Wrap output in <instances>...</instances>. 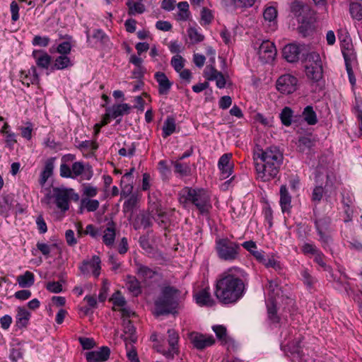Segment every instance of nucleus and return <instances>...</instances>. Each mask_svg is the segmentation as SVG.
Masks as SVG:
<instances>
[{
  "instance_id": "58836bf2",
  "label": "nucleus",
  "mask_w": 362,
  "mask_h": 362,
  "mask_svg": "<svg viewBox=\"0 0 362 362\" xmlns=\"http://www.w3.org/2000/svg\"><path fill=\"white\" fill-rule=\"evenodd\" d=\"M176 129V124L175 121L173 117H168L164 122L163 128H162V135L163 138H167L168 136L173 134Z\"/></svg>"
},
{
  "instance_id": "603ef678",
  "label": "nucleus",
  "mask_w": 362,
  "mask_h": 362,
  "mask_svg": "<svg viewBox=\"0 0 362 362\" xmlns=\"http://www.w3.org/2000/svg\"><path fill=\"white\" fill-rule=\"evenodd\" d=\"M175 173H178L181 176H187L190 174L191 168L187 163H182L179 161L173 163Z\"/></svg>"
},
{
  "instance_id": "72a5a7b5",
  "label": "nucleus",
  "mask_w": 362,
  "mask_h": 362,
  "mask_svg": "<svg viewBox=\"0 0 362 362\" xmlns=\"http://www.w3.org/2000/svg\"><path fill=\"white\" fill-rule=\"evenodd\" d=\"M73 66L72 61L66 54L59 55L53 63L52 69L57 70H62Z\"/></svg>"
},
{
  "instance_id": "052dcab7",
  "label": "nucleus",
  "mask_w": 362,
  "mask_h": 362,
  "mask_svg": "<svg viewBox=\"0 0 362 362\" xmlns=\"http://www.w3.org/2000/svg\"><path fill=\"white\" fill-rule=\"evenodd\" d=\"M21 130V136L27 140H30L32 138V132L33 129V124L28 122L25 123V127H19Z\"/></svg>"
},
{
  "instance_id": "a18cd8bd",
  "label": "nucleus",
  "mask_w": 362,
  "mask_h": 362,
  "mask_svg": "<svg viewBox=\"0 0 362 362\" xmlns=\"http://www.w3.org/2000/svg\"><path fill=\"white\" fill-rule=\"evenodd\" d=\"M22 81L23 83L27 84V86H29L30 83L34 84L39 83L40 77L35 66H32L29 69L28 74L25 75V77L22 78Z\"/></svg>"
},
{
  "instance_id": "39448f33",
  "label": "nucleus",
  "mask_w": 362,
  "mask_h": 362,
  "mask_svg": "<svg viewBox=\"0 0 362 362\" xmlns=\"http://www.w3.org/2000/svg\"><path fill=\"white\" fill-rule=\"evenodd\" d=\"M304 67L305 76L310 81L317 82L322 78V63L318 53L310 52L305 58Z\"/></svg>"
},
{
  "instance_id": "ea45409f",
  "label": "nucleus",
  "mask_w": 362,
  "mask_h": 362,
  "mask_svg": "<svg viewBox=\"0 0 362 362\" xmlns=\"http://www.w3.org/2000/svg\"><path fill=\"white\" fill-rule=\"evenodd\" d=\"M100 206V203L97 199H91L89 198H82L81 200V209H86L88 212L96 211Z\"/></svg>"
},
{
  "instance_id": "a878e982",
  "label": "nucleus",
  "mask_w": 362,
  "mask_h": 362,
  "mask_svg": "<svg viewBox=\"0 0 362 362\" xmlns=\"http://www.w3.org/2000/svg\"><path fill=\"white\" fill-rule=\"evenodd\" d=\"M280 206L283 213H289L291 209V197L285 185L280 188Z\"/></svg>"
},
{
  "instance_id": "4d7b16f0",
  "label": "nucleus",
  "mask_w": 362,
  "mask_h": 362,
  "mask_svg": "<svg viewBox=\"0 0 362 362\" xmlns=\"http://www.w3.org/2000/svg\"><path fill=\"white\" fill-rule=\"evenodd\" d=\"M213 18L214 16L211 11L206 8H203L201 11V24L209 25L211 23Z\"/></svg>"
},
{
  "instance_id": "f8f14e48",
  "label": "nucleus",
  "mask_w": 362,
  "mask_h": 362,
  "mask_svg": "<svg viewBox=\"0 0 362 362\" xmlns=\"http://www.w3.org/2000/svg\"><path fill=\"white\" fill-rule=\"evenodd\" d=\"M297 86L298 79L291 74L282 75L276 81L277 90L284 94L293 93L297 89Z\"/></svg>"
},
{
  "instance_id": "09e8293b",
  "label": "nucleus",
  "mask_w": 362,
  "mask_h": 362,
  "mask_svg": "<svg viewBox=\"0 0 362 362\" xmlns=\"http://www.w3.org/2000/svg\"><path fill=\"white\" fill-rule=\"evenodd\" d=\"M30 313L25 308H18L16 315L17 322L21 326H25L30 319Z\"/></svg>"
},
{
  "instance_id": "b1692460",
  "label": "nucleus",
  "mask_w": 362,
  "mask_h": 362,
  "mask_svg": "<svg viewBox=\"0 0 362 362\" xmlns=\"http://www.w3.org/2000/svg\"><path fill=\"white\" fill-rule=\"evenodd\" d=\"M155 78L158 84L159 94L167 95L173 85L167 76L163 72H156L155 74Z\"/></svg>"
},
{
  "instance_id": "1a4fd4ad",
  "label": "nucleus",
  "mask_w": 362,
  "mask_h": 362,
  "mask_svg": "<svg viewBox=\"0 0 362 362\" xmlns=\"http://www.w3.org/2000/svg\"><path fill=\"white\" fill-rule=\"evenodd\" d=\"M216 249L218 256L226 261H233L238 257L239 244L230 241L228 239H219L216 240Z\"/></svg>"
},
{
  "instance_id": "6e6d98bb",
  "label": "nucleus",
  "mask_w": 362,
  "mask_h": 362,
  "mask_svg": "<svg viewBox=\"0 0 362 362\" xmlns=\"http://www.w3.org/2000/svg\"><path fill=\"white\" fill-rule=\"evenodd\" d=\"M188 36L192 43H198L204 40V35L197 28H189L187 30Z\"/></svg>"
},
{
  "instance_id": "49530a36",
  "label": "nucleus",
  "mask_w": 362,
  "mask_h": 362,
  "mask_svg": "<svg viewBox=\"0 0 362 362\" xmlns=\"http://www.w3.org/2000/svg\"><path fill=\"white\" fill-rule=\"evenodd\" d=\"M177 8L179 13H177V19L180 21H187L190 16L189 11V4L187 1H181L178 3Z\"/></svg>"
},
{
  "instance_id": "0e129e2a",
  "label": "nucleus",
  "mask_w": 362,
  "mask_h": 362,
  "mask_svg": "<svg viewBox=\"0 0 362 362\" xmlns=\"http://www.w3.org/2000/svg\"><path fill=\"white\" fill-rule=\"evenodd\" d=\"M98 192V188L90 185H84L83 187V195L86 196V198L94 197Z\"/></svg>"
},
{
  "instance_id": "473e14b6",
  "label": "nucleus",
  "mask_w": 362,
  "mask_h": 362,
  "mask_svg": "<svg viewBox=\"0 0 362 362\" xmlns=\"http://www.w3.org/2000/svg\"><path fill=\"white\" fill-rule=\"evenodd\" d=\"M16 281L21 288H29L35 283V276L30 271H26L23 274L19 275Z\"/></svg>"
},
{
  "instance_id": "393cba45",
  "label": "nucleus",
  "mask_w": 362,
  "mask_h": 362,
  "mask_svg": "<svg viewBox=\"0 0 362 362\" xmlns=\"http://www.w3.org/2000/svg\"><path fill=\"white\" fill-rule=\"evenodd\" d=\"M33 57L37 66L40 68L47 69L51 63V57L45 51L34 50Z\"/></svg>"
},
{
  "instance_id": "412c9836",
  "label": "nucleus",
  "mask_w": 362,
  "mask_h": 362,
  "mask_svg": "<svg viewBox=\"0 0 362 362\" xmlns=\"http://www.w3.org/2000/svg\"><path fill=\"white\" fill-rule=\"evenodd\" d=\"M232 154L225 153L218 160V166L222 179L228 178L232 173L233 164L230 163Z\"/></svg>"
},
{
  "instance_id": "0eeeda50",
  "label": "nucleus",
  "mask_w": 362,
  "mask_h": 362,
  "mask_svg": "<svg viewBox=\"0 0 362 362\" xmlns=\"http://www.w3.org/2000/svg\"><path fill=\"white\" fill-rule=\"evenodd\" d=\"M60 175L65 178L76 179L83 176L85 180H90L93 176L91 167L89 165H84L82 162H74L70 168L65 163L60 165Z\"/></svg>"
},
{
  "instance_id": "de8ad7c7",
  "label": "nucleus",
  "mask_w": 362,
  "mask_h": 362,
  "mask_svg": "<svg viewBox=\"0 0 362 362\" xmlns=\"http://www.w3.org/2000/svg\"><path fill=\"white\" fill-rule=\"evenodd\" d=\"M54 50H56V52H58L60 55L66 54L68 56L71 50V45L68 41H64L59 43L57 46L56 49L54 47H52L49 49V52L51 53H53Z\"/></svg>"
},
{
  "instance_id": "4468645a",
  "label": "nucleus",
  "mask_w": 362,
  "mask_h": 362,
  "mask_svg": "<svg viewBox=\"0 0 362 362\" xmlns=\"http://www.w3.org/2000/svg\"><path fill=\"white\" fill-rule=\"evenodd\" d=\"M257 54L263 63L272 62L276 54L274 44L269 40L263 41L258 48Z\"/></svg>"
},
{
  "instance_id": "a19ab883",
  "label": "nucleus",
  "mask_w": 362,
  "mask_h": 362,
  "mask_svg": "<svg viewBox=\"0 0 362 362\" xmlns=\"http://www.w3.org/2000/svg\"><path fill=\"white\" fill-rule=\"evenodd\" d=\"M127 6L129 8L128 14L134 16L136 14H141L145 11V6L140 2H134L133 0H128Z\"/></svg>"
},
{
  "instance_id": "7ed1b4c3",
  "label": "nucleus",
  "mask_w": 362,
  "mask_h": 362,
  "mask_svg": "<svg viewBox=\"0 0 362 362\" xmlns=\"http://www.w3.org/2000/svg\"><path fill=\"white\" fill-rule=\"evenodd\" d=\"M180 202L182 204H192L202 214L209 213L212 207L211 195L204 189H182L180 193Z\"/></svg>"
},
{
  "instance_id": "cd10ccee",
  "label": "nucleus",
  "mask_w": 362,
  "mask_h": 362,
  "mask_svg": "<svg viewBox=\"0 0 362 362\" xmlns=\"http://www.w3.org/2000/svg\"><path fill=\"white\" fill-rule=\"evenodd\" d=\"M130 317H124L123 318V330L124 335L123 336V339L124 338H128L129 342L136 343L137 341V337L135 334V328L134 325L132 324V322L129 320Z\"/></svg>"
},
{
  "instance_id": "13d9d810",
  "label": "nucleus",
  "mask_w": 362,
  "mask_h": 362,
  "mask_svg": "<svg viewBox=\"0 0 362 362\" xmlns=\"http://www.w3.org/2000/svg\"><path fill=\"white\" fill-rule=\"evenodd\" d=\"M314 261L324 270L331 272V268L325 262V256L321 251L314 256Z\"/></svg>"
},
{
  "instance_id": "2eb2a0df",
  "label": "nucleus",
  "mask_w": 362,
  "mask_h": 362,
  "mask_svg": "<svg viewBox=\"0 0 362 362\" xmlns=\"http://www.w3.org/2000/svg\"><path fill=\"white\" fill-rule=\"evenodd\" d=\"M111 301L113 304V309L118 310L121 312L122 317H133L135 315V313L131 310L129 307L126 306V300L124 297L121 294L120 292H115L112 298Z\"/></svg>"
},
{
  "instance_id": "5fc2aeb1",
  "label": "nucleus",
  "mask_w": 362,
  "mask_h": 362,
  "mask_svg": "<svg viewBox=\"0 0 362 362\" xmlns=\"http://www.w3.org/2000/svg\"><path fill=\"white\" fill-rule=\"evenodd\" d=\"M354 202V196L351 192L344 191L342 192V203L347 207L346 212L348 213L349 209L353 206Z\"/></svg>"
},
{
  "instance_id": "c85d7f7f",
  "label": "nucleus",
  "mask_w": 362,
  "mask_h": 362,
  "mask_svg": "<svg viewBox=\"0 0 362 362\" xmlns=\"http://www.w3.org/2000/svg\"><path fill=\"white\" fill-rule=\"evenodd\" d=\"M135 267L136 274L140 279H142L144 281L152 279L156 274V272L153 269L143 265L139 262H136L135 263Z\"/></svg>"
},
{
  "instance_id": "79ce46f5",
  "label": "nucleus",
  "mask_w": 362,
  "mask_h": 362,
  "mask_svg": "<svg viewBox=\"0 0 362 362\" xmlns=\"http://www.w3.org/2000/svg\"><path fill=\"white\" fill-rule=\"evenodd\" d=\"M242 246L247 250L257 261L261 257L262 254L264 252L262 250H257L256 243L252 240L244 242Z\"/></svg>"
},
{
  "instance_id": "8fccbe9b",
  "label": "nucleus",
  "mask_w": 362,
  "mask_h": 362,
  "mask_svg": "<svg viewBox=\"0 0 362 362\" xmlns=\"http://www.w3.org/2000/svg\"><path fill=\"white\" fill-rule=\"evenodd\" d=\"M291 11L298 19L303 17L304 14L309 11L308 6L303 5L300 1H295L291 6Z\"/></svg>"
},
{
  "instance_id": "6ab92c4d",
  "label": "nucleus",
  "mask_w": 362,
  "mask_h": 362,
  "mask_svg": "<svg viewBox=\"0 0 362 362\" xmlns=\"http://www.w3.org/2000/svg\"><path fill=\"white\" fill-rule=\"evenodd\" d=\"M303 46L296 43L286 45L283 49V56L288 62H296L300 58V54L303 49Z\"/></svg>"
},
{
  "instance_id": "f3484780",
  "label": "nucleus",
  "mask_w": 362,
  "mask_h": 362,
  "mask_svg": "<svg viewBox=\"0 0 362 362\" xmlns=\"http://www.w3.org/2000/svg\"><path fill=\"white\" fill-rule=\"evenodd\" d=\"M330 222V218L327 217L317 219L315 221V226L318 235H320V240L325 245L328 244L331 240V237L329 235Z\"/></svg>"
},
{
  "instance_id": "774afa93",
  "label": "nucleus",
  "mask_w": 362,
  "mask_h": 362,
  "mask_svg": "<svg viewBox=\"0 0 362 362\" xmlns=\"http://www.w3.org/2000/svg\"><path fill=\"white\" fill-rule=\"evenodd\" d=\"M218 73L219 71L215 69L213 66H206L204 71V75L207 80L214 81V78Z\"/></svg>"
},
{
  "instance_id": "20e7f679",
  "label": "nucleus",
  "mask_w": 362,
  "mask_h": 362,
  "mask_svg": "<svg viewBox=\"0 0 362 362\" xmlns=\"http://www.w3.org/2000/svg\"><path fill=\"white\" fill-rule=\"evenodd\" d=\"M180 298L179 290L173 286L164 287L160 296L156 301L157 315L173 313L177 308Z\"/></svg>"
},
{
  "instance_id": "4c0bfd02",
  "label": "nucleus",
  "mask_w": 362,
  "mask_h": 362,
  "mask_svg": "<svg viewBox=\"0 0 362 362\" xmlns=\"http://www.w3.org/2000/svg\"><path fill=\"white\" fill-rule=\"evenodd\" d=\"M350 13L354 18L358 21L362 19V0H351Z\"/></svg>"
},
{
  "instance_id": "e433bc0d",
  "label": "nucleus",
  "mask_w": 362,
  "mask_h": 362,
  "mask_svg": "<svg viewBox=\"0 0 362 362\" xmlns=\"http://www.w3.org/2000/svg\"><path fill=\"white\" fill-rule=\"evenodd\" d=\"M213 331L215 332L217 338L223 344H228L233 342V340L228 337L227 334L226 327L223 325H214L212 327Z\"/></svg>"
},
{
  "instance_id": "7c9ffc66",
  "label": "nucleus",
  "mask_w": 362,
  "mask_h": 362,
  "mask_svg": "<svg viewBox=\"0 0 362 362\" xmlns=\"http://www.w3.org/2000/svg\"><path fill=\"white\" fill-rule=\"evenodd\" d=\"M107 110H108V115L111 116L113 119H116L124 114H127L130 110V106L127 103H122L113 105Z\"/></svg>"
},
{
  "instance_id": "f03ea898",
  "label": "nucleus",
  "mask_w": 362,
  "mask_h": 362,
  "mask_svg": "<svg viewBox=\"0 0 362 362\" xmlns=\"http://www.w3.org/2000/svg\"><path fill=\"white\" fill-rule=\"evenodd\" d=\"M259 159L255 163L258 179L267 182L275 178L279 173L283 162V153L276 146L259 150L255 154Z\"/></svg>"
},
{
  "instance_id": "aec40b11",
  "label": "nucleus",
  "mask_w": 362,
  "mask_h": 362,
  "mask_svg": "<svg viewBox=\"0 0 362 362\" xmlns=\"http://www.w3.org/2000/svg\"><path fill=\"white\" fill-rule=\"evenodd\" d=\"M257 262L264 265L267 268H273L277 272H281L283 269L281 263L274 253L266 254L264 252L261 257L257 259Z\"/></svg>"
},
{
  "instance_id": "e2e57ef3",
  "label": "nucleus",
  "mask_w": 362,
  "mask_h": 362,
  "mask_svg": "<svg viewBox=\"0 0 362 362\" xmlns=\"http://www.w3.org/2000/svg\"><path fill=\"white\" fill-rule=\"evenodd\" d=\"M155 220L158 223V224L163 225L165 226L167 223L169 222V216L168 214L160 209L157 211L156 216L155 217Z\"/></svg>"
},
{
  "instance_id": "c756f323",
  "label": "nucleus",
  "mask_w": 362,
  "mask_h": 362,
  "mask_svg": "<svg viewBox=\"0 0 362 362\" xmlns=\"http://www.w3.org/2000/svg\"><path fill=\"white\" fill-rule=\"evenodd\" d=\"M54 158H50L46 161L40 178V184L42 186H43L46 183L48 178L52 176L54 168Z\"/></svg>"
},
{
  "instance_id": "c9c22d12",
  "label": "nucleus",
  "mask_w": 362,
  "mask_h": 362,
  "mask_svg": "<svg viewBox=\"0 0 362 362\" xmlns=\"http://www.w3.org/2000/svg\"><path fill=\"white\" fill-rule=\"evenodd\" d=\"M115 239V229L113 223H109L107 228L104 230L103 235V243L107 246H112Z\"/></svg>"
},
{
  "instance_id": "a211bd4d",
  "label": "nucleus",
  "mask_w": 362,
  "mask_h": 362,
  "mask_svg": "<svg viewBox=\"0 0 362 362\" xmlns=\"http://www.w3.org/2000/svg\"><path fill=\"white\" fill-rule=\"evenodd\" d=\"M168 341L170 346L169 349L168 351L165 349H159L158 351L161 352L166 358H173L175 355L177 354L178 353L177 344L179 340V335L177 332L174 329H168Z\"/></svg>"
},
{
  "instance_id": "9d476101",
  "label": "nucleus",
  "mask_w": 362,
  "mask_h": 362,
  "mask_svg": "<svg viewBox=\"0 0 362 362\" xmlns=\"http://www.w3.org/2000/svg\"><path fill=\"white\" fill-rule=\"evenodd\" d=\"M55 203L59 209L66 211L69 208L71 199L78 200L79 197L73 189L56 188L54 190Z\"/></svg>"
},
{
  "instance_id": "bf43d9fd",
  "label": "nucleus",
  "mask_w": 362,
  "mask_h": 362,
  "mask_svg": "<svg viewBox=\"0 0 362 362\" xmlns=\"http://www.w3.org/2000/svg\"><path fill=\"white\" fill-rule=\"evenodd\" d=\"M185 60L179 54L175 55L171 59V65L177 72L182 70L185 66Z\"/></svg>"
},
{
  "instance_id": "6e6552de",
  "label": "nucleus",
  "mask_w": 362,
  "mask_h": 362,
  "mask_svg": "<svg viewBox=\"0 0 362 362\" xmlns=\"http://www.w3.org/2000/svg\"><path fill=\"white\" fill-rule=\"evenodd\" d=\"M281 334L284 337V341L281 342V345L284 349L286 348L291 353L292 360L294 362H303L305 361L303 358L301 347L299 345L300 337L292 338L293 335L296 334V329H292L289 332L285 331L282 332Z\"/></svg>"
},
{
  "instance_id": "bb28decb",
  "label": "nucleus",
  "mask_w": 362,
  "mask_h": 362,
  "mask_svg": "<svg viewBox=\"0 0 362 362\" xmlns=\"http://www.w3.org/2000/svg\"><path fill=\"white\" fill-rule=\"evenodd\" d=\"M300 25L298 26V31L305 37L310 35L315 29L314 21L311 18H305V16L298 19Z\"/></svg>"
},
{
  "instance_id": "dca6fc26",
  "label": "nucleus",
  "mask_w": 362,
  "mask_h": 362,
  "mask_svg": "<svg viewBox=\"0 0 362 362\" xmlns=\"http://www.w3.org/2000/svg\"><path fill=\"white\" fill-rule=\"evenodd\" d=\"M190 342L197 349H203L213 345L214 338L211 335H204L198 332H191L189 334Z\"/></svg>"
},
{
  "instance_id": "f704fd0d",
  "label": "nucleus",
  "mask_w": 362,
  "mask_h": 362,
  "mask_svg": "<svg viewBox=\"0 0 362 362\" xmlns=\"http://www.w3.org/2000/svg\"><path fill=\"white\" fill-rule=\"evenodd\" d=\"M125 282L127 288L133 295L138 296L141 292L140 283L135 276H127Z\"/></svg>"
},
{
  "instance_id": "f257e3e1",
  "label": "nucleus",
  "mask_w": 362,
  "mask_h": 362,
  "mask_svg": "<svg viewBox=\"0 0 362 362\" xmlns=\"http://www.w3.org/2000/svg\"><path fill=\"white\" fill-rule=\"evenodd\" d=\"M241 273L240 268L232 267L217 279L214 293L221 303H234L243 296L245 284L239 276Z\"/></svg>"
},
{
  "instance_id": "338daca9",
  "label": "nucleus",
  "mask_w": 362,
  "mask_h": 362,
  "mask_svg": "<svg viewBox=\"0 0 362 362\" xmlns=\"http://www.w3.org/2000/svg\"><path fill=\"white\" fill-rule=\"evenodd\" d=\"M302 251L305 255L310 254L314 256L320 252L319 249L315 245L311 243L303 244L302 246Z\"/></svg>"
},
{
  "instance_id": "3c124183",
  "label": "nucleus",
  "mask_w": 362,
  "mask_h": 362,
  "mask_svg": "<svg viewBox=\"0 0 362 362\" xmlns=\"http://www.w3.org/2000/svg\"><path fill=\"white\" fill-rule=\"evenodd\" d=\"M293 114L292 110L288 107H285L282 110L280 113V119L284 125L288 127L291 124Z\"/></svg>"
},
{
  "instance_id": "37998d69",
  "label": "nucleus",
  "mask_w": 362,
  "mask_h": 362,
  "mask_svg": "<svg viewBox=\"0 0 362 362\" xmlns=\"http://www.w3.org/2000/svg\"><path fill=\"white\" fill-rule=\"evenodd\" d=\"M303 117L304 120L309 125H314L317 122V118L315 112L313 110L312 106H306L303 112Z\"/></svg>"
},
{
  "instance_id": "5701e85b",
  "label": "nucleus",
  "mask_w": 362,
  "mask_h": 362,
  "mask_svg": "<svg viewBox=\"0 0 362 362\" xmlns=\"http://www.w3.org/2000/svg\"><path fill=\"white\" fill-rule=\"evenodd\" d=\"M196 303L201 305L212 306L214 304L209 288L208 287L201 289L196 292L194 295Z\"/></svg>"
},
{
  "instance_id": "69168bd1",
  "label": "nucleus",
  "mask_w": 362,
  "mask_h": 362,
  "mask_svg": "<svg viewBox=\"0 0 362 362\" xmlns=\"http://www.w3.org/2000/svg\"><path fill=\"white\" fill-rule=\"evenodd\" d=\"M313 145L312 140L307 136H302L298 140V147L301 151H304L306 148H310Z\"/></svg>"
},
{
  "instance_id": "2f4dec72",
  "label": "nucleus",
  "mask_w": 362,
  "mask_h": 362,
  "mask_svg": "<svg viewBox=\"0 0 362 362\" xmlns=\"http://www.w3.org/2000/svg\"><path fill=\"white\" fill-rule=\"evenodd\" d=\"M349 47H351V45H350L349 42H348L346 51H345L343 49L342 53L345 60L346 69L349 76V82L352 86H354L356 84V78L354 76V73L351 68V64L349 59V57L351 56V50L349 49Z\"/></svg>"
},
{
  "instance_id": "423d86ee",
  "label": "nucleus",
  "mask_w": 362,
  "mask_h": 362,
  "mask_svg": "<svg viewBox=\"0 0 362 362\" xmlns=\"http://www.w3.org/2000/svg\"><path fill=\"white\" fill-rule=\"evenodd\" d=\"M281 290L276 280H271L268 282L266 291V305L269 318L274 322L278 321L276 315V304L280 298Z\"/></svg>"
},
{
  "instance_id": "ddd939ff",
  "label": "nucleus",
  "mask_w": 362,
  "mask_h": 362,
  "mask_svg": "<svg viewBox=\"0 0 362 362\" xmlns=\"http://www.w3.org/2000/svg\"><path fill=\"white\" fill-rule=\"evenodd\" d=\"M277 6L276 3H269L264 6L263 18L264 23L269 26L271 31L277 28Z\"/></svg>"
},
{
  "instance_id": "c03bdc74",
  "label": "nucleus",
  "mask_w": 362,
  "mask_h": 362,
  "mask_svg": "<svg viewBox=\"0 0 362 362\" xmlns=\"http://www.w3.org/2000/svg\"><path fill=\"white\" fill-rule=\"evenodd\" d=\"M125 347L127 351V357L130 362H140L138 358L137 352L133 346V342H129L128 338H124Z\"/></svg>"
},
{
  "instance_id": "680f3d73",
  "label": "nucleus",
  "mask_w": 362,
  "mask_h": 362,
  "mask_svg": "<svg viewBox=\"0 0 362 362\" xmlns=\"http://www.w3.org/2000/svg\"><path fill=\"white\" fill-rule=\"evenodd\" d=\"M49 38L47 36L35 35L32 41L34 46L47 47L49 43Z\"/></svg>"
},
{
  "instance_id": "4be33fe9",
  "label": "nucleus",
  "mask_w": 362,
  "mask_h": 362,
  "mask_svg": "<svg viewBox=\"0 0 362 362\" xmlns=\"http://www.w3.org/2000/svg\"><path fill=\"white\" fill-rule=\"evenodd\" d=\"M110 351L107 346H102L99 350L89 351L86 354L88 362H103L110 356Z\"/></svg>"
},
{
  "instance_id": "9b49d317",
  "label": "nucleus",
  "mask_w": 362,
  "mask_h": 362,
  "mask_svg": "<svg viewBox=\"0 0 362 362\" xmlns=\"http://www.w3.org/2000/svg\"><path fill=\"white\" fill-rule=\"evenodd\" d=\"M82 274L86 276L93 275L98 278L100 274L101 260L97 255H93L90 259H85L79 266Z\"/></svg>"
},
{
  "instance_id": "864d4df0",
  "label": "nucleus",
  "mask_w": 362,
  "mask_h": 362,
  "mask_svg": "<svg viewBox=\"0 0 362 362\" xmlns=\"http://www.w3.org/2000/svg\"><path fill=\"white\" fill-rule=\"evenodd\" d=\"M236 7L243 9H247L252 7L257 1L260 0H230Z\"/></svg>"
}]
</instances>
